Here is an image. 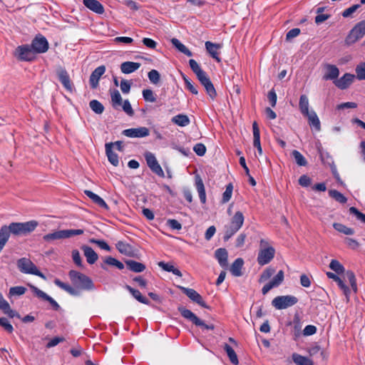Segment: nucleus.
Wrapping results in <instances>:
<instances>
[{"label":"nucleus","instance_id":"nucleus-1","mask_svg":"<svg viewBox=\"0 0 365 365\" xmlns=\"http://www.w3.org/2000/svg\"><path fill=\"white\" fill-rule=\"evenodd\" d=\"M275 250L269 242L262 239L259 242V250L257 256V262L263 266L268 264L274 257Z\"/></svg>","mask_w":365,"mask_h":365},{"label":"nucleus","instance_id":"nucleus-2","mask_svg":"<svg viewBox=\"0 0 365 365\" xmlns=\"http://www.w3.org/2000/svg\"><path fill=\"white\" fill-rule=\"evenodd\" d=\"M71 282L77 287L91 290L94 288V284L90 277L75 270H71L68 273Z\"/></svg>","mask_w":365,"mask_h":365},{"label":"nucleus","instance_id":"nucleus-3","mask_svg":"<svg viewBox=\"0 0 365 365\" xmlns=\"http://www.w3.org/2000/svg\"><path fill=\"white\" fill-rule=\"evenodd\" d=\"M244 220L243 213L240 211H237L232 217L230 225L225 228V240H229L242 227Z\"/></svg>","mask_w":365,"mask_h":365},{"label":"nucleus","instance_id":"nucleus-4","mask_svg":"<svg viewBox=\"0 0 365 365\" xmlns=\"http://www.w3.org/2000/svg\"><path fill=\"white\" fill-rule=\"evenodd\" d=\"M83 233V230L81 229L56 230L43 235V240L47 242H52L55 240L71 238L75 235H82Z\"/></svg>","mask_w":365,"mask_h":365},{"label":"nucleus","instance_id":"nucleus-5","mask_svg":"<svg viewBox=\"0 0 365 365\" xmlns=\"http://www.w3.org/2000/svg\"><path fill=\"white\" fill-rule=\"evenodd\" d=\"M17 267L19 271L24 274L36 275L43 279H46V276L41 272L37 267L31 261L30 259L22 257L17 260Z\"/></svg>","mask_w":365,"mask_h":365},{"label":"nucleus","instance_id":"nucleus-6","mask_svg":"<svg viewBox=\"0 0 365 365\" xmlns=\"http://www.w3.org/2000/svg\"><path fill=\"white\" fill-rule=\"evenodd\" d=\"M38 225L34 220L26 222H12L9 225L11 234L15 235H25L34 231Z\"/></svg>","mask_w":365,"mask_h":365},{"label":"nucleus","instance_id":"nucleus-7","mask_svg":"<svg viewBox=\"0 0 365 365\" xmlns=\"http://www.w3.org/2000/svg\"><path fill=\"white\" fill-rule=\"evenodd\" d=\"M365 35V21L359 22L350 31L348 36L346 37L345 43L348 46L356 43Z\"/></svg>","mask_w":365,"mask_h":365},{"label":"nucleus","instance_id":"nucleus-8","mask_svg":"<svg viewBox=\"0 0 365 365\" xmlns=\"http://www.w3.org/2000/svg\"><path fill=\"white\" fill-rule=\"evenodd\" d=\"M298 299L296 297L292 295L279 296L272 302V304L277 309H284L297 304Z\"/></svg>","mask_w":365,"mask_h":365},{"label":"nucleus","instance_id":"nucleus-9","mask_svg":"<svg viewBox=\"0 0 365 365\" xmlns=\"http://www.w3.org/2000/svg\"><path fill=\"white\" fill-rule=\"evenodd\" d=\"M179 312H180L181 315L191 321L193 324H195L196 326L201 327L202 328L205 329H214V326L212 324L208 325L204 323L203 321L200 319L194 313H192L190 310L183 307H180L178 308Z\"/></svg>","mask_w":365,"mask_h":365},{"label":"nucleus","instance_id":"nucleus-10","mask_svg":"<svg viewBox=\"0 0 365 365\" xmlns=\"http://www.w3.org/2000/svg\"><path fill=\"white\" fill-rule=\"evenodd\" d=\"M144 156L149 168L156 175L161 177L164 176V172L155 155L150 152H145Z\"/></svg>","mask_w":365,"mask_h":365},{"label":"nucleus","instance_id":"nucleus-11","mask_svg":"<svg viewBox=\"0 0 365 365\" xmlns=\"http://www.w3.org/2000/svg\"><path fill=\"white\" fill-rule=\"evenodd\" d=\"M34 51L27 45L18 46L15 51V56L21 61H30L34 58Z\"/></svg>","mask_w":365,"mask_h":365},{"label":"nucleus","instance_id":"nucleus-12","mask_svg":"<svg viewBox=\"0 0 365 365\" xmlns=\"http://www.w3.org/2000/svg\"><path fill=\"white\" fill-rule=\"evenodd\" d=\"M31 48L34 53H45L48 49V43L45 37L42 36H36L32 41Z\"/></svg>","mask_w":365,"mask_h":365},{"label":"nucleus","instance_id":"nucleus-13","mask_svg":"<svg viewBox=\"0 0 365 365\" xmlns=\"http://www.w3.org/2000/svg\"><path fill=\"white\" fill-rule=\"evenodd\" d=\"M284 271L279 270L273 279L268 283H267L262 289L263 294H266L269 290L274 287L279 286L284 281Z\"/></svg>","mask_w":365,"mask_h":365},{"label":"nucleus","instance_id":"nucleus-14","mask_svg":"<svg viewBox=\"0 0 365 365\" xmlns=\"http://www.w3.org/2000/svg\"><path fill=\"white\" fill-rule=\"evenodd\" d=\"M324 76L323 79L328 81H336L339 75V70L335 66L329 63H325L323 66Z\"/></svg>","mask_w":365,"mask_h":365},{"label":"nucleus","instance_id":"nucleus-15","mask_svg":"<svg viewBox=\"0 0 365 365\" xmlns=\"http://www.w3.org/2000/svg\"><path fill=\"white\" fill-rule=\"evenodd\" d=\"M178 288L180 289L192 301L202 307L207 308V306L202 299V297L195 289L186 288L182 286H178Z\"/></svg>","mask_w":365,"mask_h":365},{"label":"nucleus","instance_id":"nucleus-16","mask_svg":"<svg viewBox=\"0 0 365 365\" xmlns=\"http://www.w3.org/2000/svg\"><path fill=\"white\" fill-rule=\"evenodd\" d=\"M123 133L129 138H144L150 134L149 129L146 127L126 129Z\"/></svg>","mask_w":365,"mask_h":365},{"label":"nucleus","instance_id":"nucleus-17","mask_svg":"<svg viewBox=\"0 0 365 365\" xmlns=\"http://www.w3.org/2000/svg\"><path fill=\"white\" fill-rule=\"evenodd\" d=\"M355 78V76L351 73H345L342 77L338 78L334 81V85L341 89L347 88L353 82Z\"/></svg>","mask_w":365,"mask_h":365},{"label":"nucleus","instance_id":"nucleus-18","mask_svg":"<svg viewBox=\"0 0 365 365\" xmlns=\"http://www.w3.org/2000/svg\"><path fill=\"white\" fill-rule=\"evenodd\" d=\"M106 71V67L101 66L97 67L91 73L90 76V84L92 88H96L98 86V81L101 77L104 74Z\"/></svg>","mask_w":365,"mask_h":365},{"label":"nucleus","instance_id":"nucleus-19","mask_svg":"<svg viewBox=\"0 0 365 365\" xmlns=\"http://www.w3.org/2000/svg\"><path fill=\"white\" fill-rule=\"evenodd\" d=\"M57 76L58 77L59 81L63 85L64 88L68 91H72L73 84L70 80L67 71L63 68H59L57 70Z\"/></svg>","mask_w":365,"mask_h":365},{"label":"nucleus","instance_id":"nucleus-20","mask_svg":"<svg viewBox=\"0 0 365 365\" xmlns=\"http://www.w3.org/2000/svg\"><path fill=\"white\" fill-rule=\"evenodd\" d=\"M205 48L210 55L215 59L217 62H220L221 59L219 57V51L221 49L222 46L219 43H214L210 41L205 42Z\"/></svg>","mask_w":365,"mask_h":365},{"label":"nucleus","instance_id":"nucleus-21","mask_svg":"<svg viewBox=\"0 0 365 365\" xmlns=\"http://www.w3.org/2000/svg\"><path fill=\"white\" fill-rule=\"evenodd\" d=\"M83 4L92 11L102 14L104 13L103 6L97 0H83Z\"/></svg>","mask_w":365,"mask_h":365},{"label":"nucleus","instance_id":"nucleus-22","mask_svg":"<svg viewBox=\"0 0 365 365\" xmlns=\"http://www.w3.org/2000/svg\"><path fill=\"white\" fill-rule=\"evenodd\" d=\"M215 256L218 263L222 268H227L228 266V253L224 248H219L215 252Z\"/></svg>","mask_w":365,"mask_h":365},{"label":"nucleus","instance_id":"nucleus-23","mask_svg":"<svg viewBox=\"0 0 365 365\" xmlns=\"http://www.w3.org/2000/svg\"><path fill=\"white\" fill-rule=\"evenodd\" d=\"M81 250L86 257L87 262L90 264H94L98 259L97 253L90 247L83 245Z\"/></svg>","mask_w":365,"mask_h":365},{"label":"nucleus","instance_id":"nucleus-24","mask_svg":"<svg viewBox=\"0 0 365 365\" xmlns=\"http://www.w3.org/2000/svg\"><path fill=\"white\" fill-rule=\"evenodd\" d=\"M253 130V145L257 148L258 153L262 154V148L260 143V133L258 125L256 121L252 123Z\"/></svg>","mask_w":365,"mask_h":365},{"label":"nucleus","instance_id":"nucleus-25","mask_svg":"<svg viewBox=\"0 0 365 365\" xmlns=\"http://www.w3.org/2000/svg\"><path fill=\"white\" fill-rule=\"evenodd\" d=\"M140 66L141 64L138 62L125 61L121 63L120 70L122 73L128 74L137 71Z\"/></svg>","mask_w":365,"mask_h":365},{"label":"nucleus","instance_id":"nucleus-26","mask_svg":"<svg viewBox=\"0 0 365 365\" xmlns=\"http://www.w3.org/2000/svg\"><path fill=\"white\" fill-rule=\"evenodd\" d=\"M113 143L106 144V153L109 162L114 166H118L119 164L118 155L113 152L112 147Z\"/></svg>","mask_w":365,"mask_h":365},{"label":"nucleus","instance_id":"nucleus-27","mask_svg":"<svg viewBox=\"0 0 365 365\" xmlns=\"http://www.w3.org/2000/svg\"><path fill=\"white\" fill-rule=\"evenodd\" d=\"M84 192L93 202L97 204L98 206L106 210H108V205L104 201V200L101 198L100 196L93 193L91 190H85Z\"/></svg>","mask_w":365,"mask_h":365},{"label":"nucleus","instance_id":"nucleus-28","mask_svg":"<svg viewBox=\"0 0 365 365\" xmlns=\"http://www.w3.org/2000/svg\"><path fill=\"white\" fill-rule=\"evenodd\" d=\"M195 186L196 189L198 192L199 197L202 203H205L206 202V194L205 186L202 182V180L199 175L195 176Z\"/></svg>","mask_w":365,"mask_h":365},{"label":"nucleus","instance_id":"nucleus-29","mask_svg":"<svg viewBox=\"0 0 365 365\" xmlns=\"http://www.w3.org/2000/svg\"><path fill=\"white\" fill-rule=\"evenodd\" d=\"M116 247L118 250L127 256L132 257L134 255V250L132 246L128 243H125L122 241H119L116 244Z\"/></svg>","mask_w":365,"mask_h":365},{"label":"nucleus","instance_id":"nucleus-30","mask_svg":"<svg viewBox=\"0 0 365 365\" xmlns=\"http://www.w3.org/2000/svg\"><path fill=\"white\" fill-rule=\"evenodd\" d=\"M11 233L9 226L4 225L0 229V252L2 250L7 242L10 234Z\"/></svg>","mask_w":365,"mask_h":365},{"label":"nucleus","instance_id":"nucleus-31","mask_svg":"<svg viewBox=\"0 0 365 365\" xmlns=\"http://www.w3.org/2000/svg\"><path fill=\"white\" fill-rule=\"evenodd\" d=\"M244 264V261L242 258H237L232 264L230 267V272L235 277H240L242 274V268Z\"/></svg>","mask_w":365,"mask_h":365},{"label":"nucleus","instance_id":"nucleus-32","mask_svg":"<svg viewBox=\"0 0 365 365\" xmlns=\"http://www.w3.org/2000/svg\"><path fill=\"white\" fill-rule=\"evenodd\" d=\"M307 117L309 120V124L311 126H313L316 130L319 131L321 129L320 121L317 115V113L314 110H311V112L308 113V114L304 115Z\"/></svg>","mask_w":365,"mask_h":365},{"label":"nucleus","instance_id":"nucleus-33","mask_svg":"<svg viewBox=\"0 0 365 365\" xmlns=\"http://www.w3.org/2000/svg\"><path fill=\"white\" fill-rule=\"evenodd\" d=\"M292 360L297 365H314L313 361L304 356L294 353L292 356Z\"/></svg>","mask_w":365,"mask_h":365},{"label":"nucleus","instance_id":"nucleus-34","mask_svg":"<svg viewBox=\"0 0 365 365\" xmlns=\"http://www.w3.org/2000/svg\"><path fill=\"white\" fill-rule=\"evenodd\" d=\"M125 264L129 269L134 272H142L145 269V266L134 260H127Z\"/></svg>","mask_w":365,"mask_h":365},{"label":"nucleus","instance_id":"nucleus-35","mask_svg":"<svg viewBox=\"0 0 365 365\" xmlns=\"http://www.w3.org/2000/svg\"><path fill=\"white\" fill-rule=\"evenodd\" d=\"M0 309L10 317L15 316V312L11 309L9 304L4 299L1 293H0Z\"/></svg>","mask_w":365,"mask_h":365},{"label":"nucleus","instance_id":"nucleus-36","mask_svg":"<svg viewBox=\"0 0 365 365\" xmlns=\"http://www.w3.org/2000/svg\"><path fill=\"white\" fill-rule=\"evenodd\" d=\"M172 122L179 126L185 127L189 125L190 119L187 115L179 114L172 118Z\"/></svg>","mask_w":365,"mask_h":365},{"label":"nucleus","instance_id":"nucleus-37","mask_svg":"<svg viewBox=\"0 0 365 365\" xmlns=\"http://www.w3.org/2000/svg\"><path fill=\"white\" fill-rule=\"evenodd\" d=\"M158 266L166 272H172L178 277H182L181 272L178 268H175L172 264L160 262H158Z\"/></svg>","mask_w":365,"mask_h":365},{"label":"nucleus","instance_id":"nucleus-38","mask_svg":"<svg viewBox=\"0 0 365 365\" xmlns=\"http://www.w3.org/2000/svg\"><path fill=\"white\" fill-rule=\"evenodd\" d=\"M299 107L301 113L304 115L311 112L309 110V100L307 96L302 95L299 98Z\"/></svg>","mask_w":365,"mask_h":365},{"label":"nucleus","instance_id":"nucleus-39","mask_svg":"<svg viewBox=\"0 0 365 365\" xmlns=\"http://www.w3.org/2000/svg\"><path fill=\"white\" fill-rule=\"evenodd\" d=\"M126 289L130 292V293L133 296V297L135 299H136L138 302H140L143 304H149V301L145 297L142 296L141 293L138 290L135 289L128 285L126 286Z\"/></svg>","mask_w":365,"mask_h":365},{"label":"nucleus","instance_id":"nucleus-40","mask_svg":"<svg viewBox=\"0 0 365 365\" xmlns=\"http://www.w3.org/2000/svg\"><path fill=\"white\" fill-rule=\"evenodd\" d=\"M110 97L113 106L118 108L122 105V97L118 90H113L110 92Z\"/></svg>","mask_w":365,"mask_h":365},{"label":"nucleus","instance_id":"nucleus-41","mask_svg":"<svg viewBox=\"0 0 365 365\" xmlns=\"http://www.w3.org/2000/svg\"><path fill=\"white\" fill-rule=\"evenodd\" d=\"M224 349L225 350L230 361L233 364H235V365L238 364V363H239L238 358H237V356L235 351H234V349L227 344H225L224 345Z\"/></svg>","mask_w":365,"mask_h":365},{"label":"nucleus","instance_id":"nucleus-42","mask_svg":"<svg viewBox=\"0 0 365 365\" xmlns=\"http://www.w3.org/2000/svg\"><path fill=\"white\" fill-rule=\"evenodd\" d=\"M171 42L173 46H175L180 52L183 53L185 55L187 56H191L192 55V52L178 39L173 38Z\"/></svg>","mask_w":365,"mask_h":365},{"label":"nucleus","instance_id":"nucleus-43","mask_svg":"<svg viewBox=\"0 0 365 365\" xmlns=\"http://www.w3.org/2000/svg\"><path fill=\"white\" fill-rule=\"evenodd\" d=\"M333 227H334L335 230L341 233H344V235H352L354 234V229L348 227L341 223H334Z\"/></svg>","mask_w":365,"mask_h":365},{"label":"nucleus","instance_id":"nucleus-44","mask_svg":"<svg viewBox=\"0 0 365 365\" xmlns=\"http://www.w3.org/2000/svg\"><path fill=\"white\" fill-rule=\"evenodd\" d=\"M274 273L275 269L274 267H269L266 268L261 274L259 282L262 283L268 280Z\"/></svg>","mask_w":365,"mask_h":365},{"label":"nucleus","instance_id":"nucleus-45","mask_svg":"<svg viewBox=\"0 0 365 365\" xmlns=\"http://www.w3.org/2000/svg\"><path fill=\"white\" fill-rule=\"evenodd\" d=\"M329 196L340 203H345L347 201L346 197L341 192L336 190H330L329 191Z\"/></svg>","mask_w":365,"mask_h":365},{"label":"nucleus","instance_id":"nucleus-46","mask_svg":"<svg viewBox=\"0 0 365 365\" xmlns=\"http://www.w3.org/2000/svg\"><path fill=\"white\" fill-rule=\"evenodd\" d=\"M292 155L294 157L295 162L299 166H305L307 164V161L304 158V157L298 151L293 150L292 152Z\"/></svg>","mask_w":365,"mask_h":365},{"label":"nucleus","instance_id":"nucleus-47","mask_svg":"<svg viewBox=\"0 0 365 365\" xmlns=\"http://www.w3.org/2000/svg\"><path fill=\"white\" fill-rule=\"evenodd\" d=\"M89 106L92 110L97 114H101L104 110L103 104L97 100L91 101Z\"/></svg>","mask_w":365,"mask_h":365},{"label":"nucleus","instance_id":"nucleus-48","mask_svg":"<svg viewBox=\"0 0 365 365\" xmlns=\"http://www.w3.org/2000/svg\"><path fill=\"white\" fill-rule=\"evenodd\" d=\"M54 283L58 287L61 288L62 289L65 290L66 292L72 295H75L76 294V290L72 287L64 282H62L61 280L58 279H55Z\"/></svg>","mask_w":365,"mask_h":365},{"label":"nucleus","instance_id":"nucleus-49","mask_svg":"<svg viewBox=\"0 0 365 365\" xmlns=\"http://www.w3.org/2000/svg\"><path fill=\"white\" fill-rule=\"evenodd\" d=\"M331 269L336 272L337 274H341L344 272V267L343 265L336 259H332L329 264Z\"/></svg>","mask_w":365,"mask_h":365},{"label":"nucleus","instance_id":"nucleus-50","mask_svg":"<svg viewBox=\"0 0 365 365\" xmlns=\"http://www.w3.org/2000/svg\"><path fill=\"white\" fill-rule=\"evenodd\" d=\"M104 262L107 264L116 267L119 269H123L124 268V265L121 262L112 257H107L104 259Z\"/></svg>","mask_w":365,"mask_h":365},{"label":"nucleus","instance_id":"nucleus-51","mask_svg":"<svg viewBox=\"0 0 365 365\" xmlns=\"http://www.w3.org/2000/svg\"><path fill=\"white\" fill-rule=\"evenodd\" d=\"M232 190H233L232 185L231 183L228 184L226 186V189L222 195V201L223 203H225L230 200V198L232 197Z\"/></svg>","mask_w":365,"mask_h":365},{"label":"nucleus","instance_id":"nucleus-52","mask_svg":"<svg viewBox=\"0 0 365 365\" xmlns=\"http://www.w3.org/2000/svg\"><path fill=\"white\" fill-rule=\"evenodd\" d=\"M148 78L153 84H158L160 80L159 72L155 69L151 70L148 74Z\"/></svg>","mask_w":365,"mask_h":365},{"label":"nucleus","instance_id":"nucleus-53","mask_svg":"<svg viewBox=\"0 0 365 365\" xmlns=\"http://www.w3.org/2000/svg\"><path fill=\"white\" fill-rule=\"evenodd\" d=\"M143 96L145 101L154 103L156 101V98L154 93L150 89H145L143 91Z\"/></svg>","mask_w":365,"mask_h":365},{"label":"nucleus","instance_id":"nucleus-54","mask_svg":"<svg viewBox=\"0 0 365 365\" xmlns=\"http://www.w3.org/2000/svg\"><path fill=\"white\" fill-rule=\"evenodd\" d=\"M356 73L358 79L365 80V61L356 66Z\"/></svg>","mask_w":365,"mask_h":365},{"label":"nucleus","instance_id":"nucleus-55","mask_svg":"<svg viewBox=\"0 0 365 365\" xmlns=\"http://www.w3.org/2000/svg\"><path fill=\"white\" fill-rule=\"evenodd\" d=\"M206 90L207 93L210 96V97L213 99L216 96V91L214 88V86L211 81L207 83V84H205L203 86Z\"/></svg>","mask_w":365,"mask_h":365},{"label":"nucleus","instance_id":"nucleus-56","mask_svg":"<svg viewBox=\"0 0 365 365\" xmlns=\"http://www.w3.org/2000/svg\"><path fill=\"white\" fill-rule=\"evenodd\" d=\"M26 288L24 287H21V286L14 287L10 288L9 294L11 296H13V295L20 296V295L24 294L26 292Z\"/></svg>","mask_w":365,"mask_h":365},{"label":"nucleus","instance_id":"nucleus-57","mask_svg":"<svg viewBox=\"0 0 365 365\" xmlns=\"http://www.w3.org/2000/svg\"><path fill=\"white\" fill-rule=\"evenodd\" d=\"M89 242L91 243L96 244L99 247H101L103 250L110 251V246L103 240H96L94 238H91L89 240Z\"/></svg>","mask_w":365,"mask_h":365},{"label":"nucleus","instance_id":"nucleus-58","mask_svg":"<svg viewBox=\"0 0 365 365\" xmlns=\"http://www.w3.org/2000/svg\"><path fill=\"white\" fill-rule=\"evenodd\" d=\"M29 287H31L32 292L36 297L41 298L43 300H46V298H48V295L43 292V291H41V289H39L38 288H37L36 287L31 284H30Z\"/></svg>","mask_w":365,"mask_h":365},{"label":"nucleus","instance_id":"nucleus-59","mask_svg":"<svg viewBox=\"0 0 365 365\" xmlns=\"http://www.w3.org/2000/svg\"><path fill=\"white\" fill-rule=\"evenodd\" d=\"M189 64H190L191 69L196 74V76H197L200 73L203 72V71L201 69L199 64L194 59H190L189 61Z\"/></svg>","mask_w":365,"mask_h":365},{"label":"nucleus","instance_id":"nucleus-60","mask_svg":"<svg viewBox=\"0 0 365 365\" xmlns=\"http://www.w3.org/2000/svg\"><path fill=\"white\" fill-rule=\"evenodd\" d=\"M360 7V4H354L349 8L345 9L342 12V16L344 18L349 17L352 14H354L359 8Z\"/></svg>","mask_w":365,"mask_h":365},{"label":"nucleus","instance_id":"nucleus-61","mask_svg":"<svg viewBox=\"0 0 365 365\" xmlns=\"http://www.w3.org/2000/svg\"><path fill=\"white\" fill-rule=\"evenodd\" d=\"M349 212L351 214L354 215L359 220L365 223V215L363 214L362 212H359L356 207H350Z\"/></svg>","mask_w":365,"mask_h":365},{"label":"nucleus","instance_id":"nucleus-62","mask_svg":"<svg viewBox=\"0 0 365 365\" xmlns=\"http://www.w3.org/2000/svg\"><path fill=\"white\" fill-rule=\"evenodd\" d=\"M0 326L4 328L6 331L11 333L14 330L12 325L9 323L7 319L2 317L0 318Z\"/></svg>","mask_w":365,"mask_h":365},{"label":"nucleus","instance_id":"nucleus-63","mask_svg":"<svg viewBox=\"0 0 365 365\" xmlns=\"http://www.w3.org/2000/svg\"><path fill=\"white\" fill-rule=\"evenodd\" d=\"M193 150L197 155L203 156L206 152V147L202 143H197L194 146Z\"/></svg>","mask_w":365,"mask_h":365},{"label":"nucleus","instance_id":"nucleus-64","mask_svg":"<svg viewBox=\"0 0 365 365\" xmlns=\"http://www.w3.org/2000/svg\"><path fill=\"white\" fill-rule=\"evenodd\" d=\"M122 108L123 110L130 116H132L134 114V111L131 107V105L128 100H125L122 102Z\"/></svg>","mask_w":365,"mask_h":365}]
</instances>
